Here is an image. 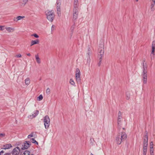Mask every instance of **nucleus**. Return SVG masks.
<instances>
[{
  "label": "nucleus",
  "instance_id": "393cba45",
  "mask_svg": "<svg viewBox=\"0 0 155 155\" xmlns=\"http://www.w3.org/2000/svg\"><path fill=\"white\" fill-rule=\"evenodd\" d=\"M30 141L31 142H32V143H34L35 144L37 145L38 144V142L36 141L33 138L31 139L30 140Z\"/></svg>",
  "mask_w": 155,
  "mask_h": 155
},
{
  "label": "nucleus",
  "instance_id": "c756f323",
  "mask_svg": "<svg viewBox=\"0 0 155 155\" xmlns=\"http://www.w3.org/2000/svg\"><path fill=\"white\" fill-rule=\"evenodd\" d=\"M153 143L152 141H151V142H150V148H153Z\"/></svg>",
  "mask_w": 155,
  "mask_h": 155
},
{
  "label": "nucleus",
  "instance_id": "423d86ee",
  "mask_svg": "<svg viewBox=\"0 0 155 155\" xmlns=\"http://www.w3.org/2000/svg\"><path fill=\"white\" fill-rule=\"evenodd\" d=\"M30 145L31 142L29 141H26L22 143V146L21 147V149L24 150L27 149L29 147Z\"/></svg>",
  "mask_w": 155,
  "mask_h": 155
},
{
  "label": "nucleus",
  "instance_id": "cd10ccee",
  "mask_svg": "<svg viewBox=\"0 0 155 155\" xmlns=\"http://www.w3.org/2000/svg\"><path fill=\"white\" fill-rule=\"evenodd\" d=\"M150 151L151 155H153V148H150Z\"/></svg>",
  "mask_w": 155,
  "mask_h": 155
},
{
  "label": "nucleus",
  "instance_id": "ddd939ff",
  "mask_svg": "<svg viewBox=\"0 0 155 155\" xmlns=\"http://www.w3.org/2000/svg\"><path fill=\"white\" fill-rule=\"evenodd\" d=\"M39 42V40L38 39H36L35 40H32L31 41L30 46H31L35 44H38Z\"/></svg>",
  "mask_w": 155,
  "mask_h": 155
},
{
  "label": "nucleus",
  "instance_id": "7c9ffc66",
  "mask_svg": "<svg viewBox=\"0 0 155 155\" xmlns=\"http://www.w3.org/2000/svg\"><path fill=\"white\" fill-rule=\"evenodd\" d=\"M50 89L49 88H48L46 90V93L47 94H49L50 93Z\"/></svg>",
  "mask_w": 155,
  "mask_h": 155
},
{
  "label": "nucleus",
  "instance_id": "0eeeda50",
  "mask_svg": "<svg viewBox=\"0 0 155 155\" xmlns=\"http://www.w3.org/2000/svg\"><path fill=\"white\" fill-rule=\"evenodd\" d=\"M20 149L18 147L15 148L13 150L12 154L13 155H20Z\"/></svg>",
  "mask_w": 155,
  "mask_h": 155
},
{
  "label": "nucleus",
  "instance_id": "e433bc0d",
  "mask_svg": "<svg viewBox=\"0 0 155 155\" xmlns=\"http://www.w3.org/2000/svg\"><path fill=\"white\" fill-rule=\"evenodd\" d=\"M33 137V134H31L28 135V138H30L32 137Z\"/></svg>",
  "mask_w": 155,
  "mask_h": 155
},
{
  "label": "nucleus",
  "instance_id": "72a5a7b5",
  "mask_svg": "<svg viewBox=\"0 0 155 155\" xmlns=\"http://www.w3.org/2000/svg\"><path fill=\"white\" fill-rule=\"evenodd\" d=\"M15 56L16 58H21V54H19L15 55Z\"/></svg>",
  "mask_w": 155,
  "mask_h": 155
},
{
  "label": "nucleus",
  "instance_id": "b1692460",
  "mask_svg": "<svg viewBox=\"0 0 155 155\" xmlns=\"http://www.w3.org/2000/svg\"><path fill=\"white\" fill-rule=\"evenodd\" d=\"M70 84L73 86H75V83L72 79H71L69 81Z\"/></svg>",
  "mask_w": 155,
  "mask_h": 155
},
{
  "label": "nucleus",
  "instance_id": "aec40b11",
  "mask_svg": "<svg viewBox=\"0 0 155 155\" xmlns=\"http://www.w3.org/2000/svg\"><path fill=\"white\" fill-rule=\"evenodd\" d=\"M22 155H33V154H31L30 152L28 150L25 151Z\"/></svg>",
  "mask_w": 155,
  "mask_h": 155
},
{
  "label": "nucleus",
  "instance_id": "2f4dec72",
  "mask_svg": "<svg viewBox=\"0 0 155 155\" xmlns=\"http://www.w3.org/2000/svg\"><path fill=\"white\" fill-rule=\"evenodd\" d=\"M31 36H34L36 38H38L39 37V36L37 34H34L32 35H31Z\"/></svg>",
  "mask_w": 155,
  "mask_h": 155
},
{
  "label": "nucleus",
  "instance_id": "79ce46f5",
  "mask_svg": "<svg viewBox=\"0 0 155 155\" xmlns=\"http://www.w3.org/2000/svg\"><path fill=\"white\" fill-rule=\"evenodd\" d=\"M4 155H10L8 153H6Z\"/></svg>",
  "mask_w": 155,
  "mask_h": 155
},
{
  "label": "nucleus",
  "instance_id": "39448f33",
  "mask_svg": "<svg viewBox=\"0 0 155 155\" xmlns=\"http://www.w3.org/2000/svg\"><path fill=\"white\" fill-rule=\"evenodd\" d=\"M104 45H100L98 49V57L99 58L101 59L103 57L104 53Z\"/></svg>",
  "mask_w": 155,
  "mask_h": 155
},
{
  "label": "nucleus",
  "instance_id": "bb28decb",
  "mask_svg": "<svg viewBox=\"0 0 155 155\" xmlns=\"http://www.w3.org/2000/svg\"><path fill=\"white\" fill-rule=\"evenodd\" d=\"M28 0H22L21 3L23 5H24L27 2Z\"/></svg>",
  "mask_w": 155,
  "mask_h": 155
},
{
  "label": "nucleus",
  "instance_id": "c9c22d12",
  "mask_svg": "<svg viewBox=\"0 0 155 155\" xmlns=\"http://www.w3.org/2000/svg\"><path fill=\"white\" fill-rule=\"evenodd\" d=\"M5 134H0V137H3L5 136Z\"/></svg>",
  "mask_w": 155,
  "mask_h": 155
},
{
  "label": "nucleus",
  "instance_id": "f704fd0d",
  "mask_svg": "<svg viewBox=\"0 0 155 155\" xmlns=\"http://www.w3.org/2000/svg\"><path fill=\"white\" fill-rule=\"evenodd\" d=\"M99 59V61L98 64V65L99 66H100L101 65V59L100 58Z\"/></svg>",
  "mask_w": 155,
  "mask_h": 155
},
{
  "label": "nucleus",
  "instance_id": "5701e85b",
  "mask_svg": "<svg viewBox=\"0 0 155 155\" xmlns=\"http://www.w3.org/2000/svg\"><path fill=\"white\" fill-rule=\"evenodd\" d=\"M61 3L60 2H58L57 3V11H61L60 8V6Z\"/></svg>",
  "mask_w": 155,
  "mask_h": 155
},
{
  "label": "nucleus",
  "instance_id": "473e14b6",
  "mask_svg": "<svg viewBox=\"0 0 155 155\" xmlns=\"http://www.w3.org/2000/svg\"><path fill=\"white\" fill-rule=\"evenodd\" d=\"M5 26L0 25V31H3L4 30Z\"/></svg>",
  "mask_w": 155,
  "mask_h": 155
},
{
  "label": "nucleus",
  "instance_id": "f03ea898",
  "mask_svg": "<svg viewBox=\"0 0 155 155\" xmlns=\"http://www.w3.org/2000/svg\"><path fill=\"white\" fill-rule=\"evenodd\" d=\"M148 137L147 135H145L144 137L143 145V154L146 155L148 145Z\"/></svg>",
  "mask_w": 155,
  "mask_h": 155
},
{
  "label": "nucleus",
  "instance_id": "f3484780",
  "mask_svg": "<svg viewBox=\"0 0 155 155\" xmlns=\"http://www.w3.org/2000/svg\"><path fill=\"white\" fill-rule=\"evenodd\" d=\"M155 47V41H153L152 43V46L151 54H154Z\"/></svg>",
  "mask_w": 155,
  "mask_h": 155
},
{
  "label": "nucleus",
  "instance_id": "f257e3e1",
  "mask_svg": "<svg viewBox=\"0 0 155 155\" xmlns=\"http://www.w3.org/2000/svg\"><path fill=\"white\" fill-rule=\"evenodd\" d=\"M127 138V135L124 132L119 133L117 135L116 139L117 143L118 144H121L122 142L124 141Z\"/></svg>",
  "mask_w": 155,
  "mask_h": 155
},
{
  "label": "nucleus",
  "instance_id": "20e7f679",
  "mask_svg": "<svg viewBox=\"0 0 155 155\" xmlns=\"http://www.w3.org/2000/svg\"><path fill=\"white\" fill-rule=\"evenodd\" d=\"M43 120L45 128L46 129H48L50 124V119L49 116L48 115L45 116L43 118Z\"/></svg>",
  "mask_w": 155,
  "mask_h": 155
},
{
  "label": "nucleus",
  "instance_id": "412c9836",
  "mask_svg": "<svg viewBox=\"0 0 155 155\" xmlns=\"http://www.w3.org/2000/svg\"><path fill=\"white\" fill-rule=\"evenodd\" d=\"M155 4V2H152V3H151V5H150V9L152 11H154V9L153 8Z\"/></svg>",
  "mask_w": 155,
  "mask_h": 155
},
{
  "label": "nucleus",
  "instance_id": "c85d7f7f",
  "mask_svg": "<svg viewBox=\"0 0 155 155\" xmlns=\"http://www.w3.org/2000/svg\"><path fill=\"white\" fill-rule=\"evenodd\" d=\"M122 118V114L120 111H119L118 114V118Z\"/></svg>",
  "mask_w": 155,
  "mask_h": 155
},
{
  "label": "nucleus",
  "instance_id": "dca6fc26",
  "mask_svg": "<svg viewBox=\"0 0 155 155\" xmlns=\"http://www.w3.org/2000/svg\"><path fill=\"white\" fill-rule=\"evenodd\" d=\"M25 18V16H18L16 18H15L14 19V21H16V22L18 21L21 20L23 18Z\"/></svg>",
  "mask_w": 155,
  "mask_h": 155
},
{
  "label": "nucleus",
  "instance_id": "58836bf2",
  "mask_svg": "<svg viewBox=\"0 0 155 155\" xmlns=\"http://www.w3.org/2000/svg\"><path fill=\"white\" fill-rule=\"evenodd\" d=\"M91 51H89V52H88V54L89 56H90V55H91Z\"/></svg>",
  "mask_w": 155,
  "mask_h": 155
},
{
  "label": "nucleus",
  "instance_id": "4c0bfd02",
  "mask_svg": "<svg viewBox=\"0 0 155 155\" xmlns=\"http://www.w3.org/2000/svg\"><path fill=\"white\" fill-rule=\"evenodd\" d=\"M57 14L58 16H60L61 15V11H57Z\"/></svg>",
  "mask_w": 155,
  "mask_h": 155
},
{
  "label": "nucleus",
  "instance_id": "a878e982",
  "mask_svg": "<svg viewBox=\"0 0 155 155\" xmlns=\"http://www.w3.org/2000/svg\"><path fill=\"white\" fill-rule=\"evenodd\" d=\"M43 97L41 94L40 95L39 97H37V100L38 101H40L42 100Z\"/></svg>",
  "mask_w": 155,
  "mask_h": 155
},
{
  "label": "nucleus",
  "instance_id": "37998d69",
  "mask_svg": "<svg viewBox=\"0 0 155 155\" xmlns=\"http://www.w3.org/2000/svg\"><path fill=\"white\" fill-rule=\"evenodd\" d=\"M152 2H155V0H151Z\"/></svg>",
  "mask_w": 155,
  "mask_h": 155
},
{
  "label": "nucleus",
  "instance_id": "a19ab883",
  "mask_svg": "<svg viewBox=\"0 0 155 155\" xmlns=\"http://www.w3.org/2000/svg\"><path fill=\"white\" fill-rule=\"evenodd\" d=\"M4 153V151H3V150H2V151L0 152V153Z\"/></svg>",
  "mask_w": 155,
  "mask_h": 155
},
{
  "label": "nucleus",
  "instance_id": "a18cd8bd",
  "mask_svg": "<svg viewBox=\"0 0 155 155\" xmlns=\"http://www.w3.org/2000/svg\"><path fill=\"white\" fill-rule=\"evenodd\" d=\"M136 1L137 2L138 1V0H136Z\"/></svg>",
  "mask_w": 155,
  "mask_h": 155
},
{
  "label": "nucleus",
  "instance_id": "9d476101",
  "mask_svg": "<svg viewBox=\"0 0 155 155\" xmlns=\"http://www.w3.org/2000/svg\"><path fill=\"white\" fill-rule=\"evenodd\" d=\"M143 83L144 84H146L147 82V72L145 70L143 71Z\"/></svg>",
  "mask_w": 155,
  "mask_h": 155
},
{
  "label": "nucleus",
  "instance_id": "4be33fe9",
  "mask_svg": "<svg viewBox=\"0 0 155 155\" xmlns=\"http://www.w3.org/2000/svg\"><path fill=\"white\" fill-rule=\"evenodd\" d=\"M117 123L118 125H121L122 124V118H117Z\"/></svg>",
  "mask_w": 155,
  "mask_h": 155
},
{
  "label": "nucleus",
  "instance_id": "c03bdc74",
  "mask_svg": "<svg viewBox=\"0 0 155 155\" xmlns=\"http://www.w3.org/2000/svg\"><path fill=\"white\" fill-rule=\"evenodd\" d=\"M90 155H94V154H93V153H91L90 154Z\"/></svg>",
  "mask_w": 155,
  "mask_h": 155
},
{
  "label": "nucleus",
  "instance_id": "2eb2a0df",
  "mask_svg": "<svg viewBox=\"0 0 155 155\" xmlns=\"http://www.w3.org/2000/svg\"><path fill=\"white\" fill-rule=\"evenodd\" d=\"M12 147V145L10 144H6L3 145L2 148L3 149H8Z\"/></svg>",
  "mask_w": 155,
  "mask_h": 155
},
{
  "label": "nucleus",
  "instance_id": "ea45409f",
  "mask_svg": "<svg viewBox=\"0 0 155 155\" xmlns=\"http://www.w3.org/2000/svg\"><path fill=\"white\" fill-rule=\"evenodd\" d=\"M27 55L29 56H30L31 55V54L30 53H28L27 54Z\"/></svg>",
  "mask_w": 155,
  "mask_h": 155
},
{
  "label": "nucleus",
  "instance_id": "4468645a",
  "mask_svg": "<svg viewBox=\"0 0 155 155\" xmlns=\"http://www.w3.org/2000/svg\"><path fill=\"white\" fill-rule=\"evenodd\" d=\"M79 4L78 0H74V8H76L78 10Z\"/></svg>",
  "mask_w": 155,
  "mask_h": 155
},
{
  "label": "nucleus",
  "instance_id": "9b49d317",
  "mask_svg": "<svg viewBox=\"0 0 155 155\" xmlns=\"http://www.w3.org/2000/svg\"><path fill=\"white\" fill-rule=\"evenodd\" d=\"M38 113L39 111L38 110H36L32 115H29L28 117L30 119L34 118L36 117L38 115Z\"/></svg>",
  "mask_w": 155,
  "mask_h": 155
},
{
  "label": "nucleus",
  "instance_id": "a211bd4d",
  "mask_svg": "<svg viewBox=\"0 0 155 155\" xmlns=\"http://www.w3.org/2000/svg\"><path fill=\"white\" fill-rule=\"evenodd\" d=\"M5 29L8 32H12L14 30V28H12L10 27H5Z\"/></svg>",
  "mask_w": 155,
  "mask_h": 155
},
{
  "label": "nucleus",
  "instance_id": "6ab92c4d",
  "mask_svg": "<svg viewBox=\"0 0 155 155\" xmlns=\"http://www.w3.org/2000/svg\"><path fill=\"white\" fill-rule=\"evenodd\" d=\"M30 83V79L29 78H26L25 80V83L27 85H28Z\"/></svg>",
  "mask_w": 155,
  "mask_h": 155
},
{
  "label": "nucleus",
  "instance_id": "7ed1b4c3",
  "mask_svg": "<svg viewBox=\"0 0 155 155\" xmlns=\"http://www.w3.org/2000/svg\"><path fill=\"white\" fill-rule=\"evenodd\" d=\"M47 19L50 21L52 22L54 18V14L52 11H47L46 12Z\"/></svg>",
  "mask_w": 155,
  "mask_h": 155
},
{
  "label": "nucleus",
  "instance_id": "6e6552de",
  "mask_svg": "<svg viewBox=\"0 0 155 155\" xmlns=\"http://www.w3.org/2000/svg\"><path fill=\"white\" fill-rule=\"evenodd\" d=\"M78 10L76 8H74L73 12V19L74 20H76L78 17Z\"/></svg>",
  "mask_w": 155,
  "mask_h": 155
},
{
  "label": "nucleus",
  "instance_id": "f8f14e48",
  "mask_svg": "<svg viewBox=\"0 0 155 155\" xmlns=\"http://www.w3.org/2000/svg\"><path fill=\"white\" fill-rule=\"evenodd\" d=\"M35 57L36 62L38 64H40L41 62V59L40 58L38 54L35 55Z\"/></svg>",
  "mask_w": 155,
  "mask_h": 155
},
{
  "label": "nucleus",
  "instance_id": "1a4fd4ad",
  "mask_svg": "<svg viewBox=\"0 0 155 155\" xmlns=\"http://www.w3.org/2000/svg\"><path fill=\"white\" fill-rule=\"evenodd\" d=\"M80 71L79 69L77 68L76 70V74H75V78L76 81H80L81 79L80 78Z\"/></svg>",
  "mask_w": 155,
  "mask_h": 155
}]
</instances>
